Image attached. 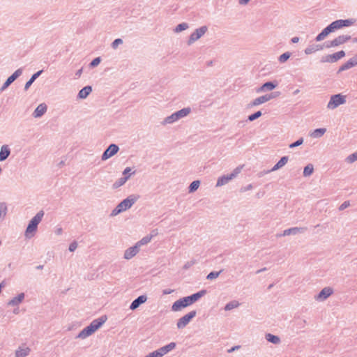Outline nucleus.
<instances>
[{
	"mask_svg": "<svg viewBox=\"0 0 357 357\" xmlns=\"http://www.w3.org/2000/svg\"><path fill=\"white\" fill-rule=\"evenodd\" d=\"M137 200V197L135 195H130L127 198L124 199L121 201L112 211L111 213V216H115L118 214L121 213L131 208V206L136 202Z\"/></svg>",
	"mask_w": 357,
	"mask_h": 357,
	"instance_id": "f257e3e1",
	"label": "nucleus"
},
{
	"mask_svg": "<svg viewBox=\"0 0 357 357\" xmlns=\"http://www.w3.org/2000/svg\"><path fill=\"white\" fill-rule=\"evenodd\" d=\"M43 216L44 211H40L31 219L25 231V236L26 238H31L33 236V233L36 231L38 225L41 222Z\"/></svg>",
	"mask_w": 357,
	"mask_h": 357,
	"instance_id": "f03ea898",
	"label": "nucleus"
},
{
	"mask_svg": "<svg viewBox=\"0 0 357 357\" xmlns=\"http://www.w3.org/2000/svg\"><path fill=\"white\" fill-rule=\"evenodd\" d=\"M346 101V96L341 93L332 95L330 98L329 102H328L327 108L329 109H334L340 105L344 104Z\"/></svg>",
	"mask_w": 357,
	"mask_h": 357,
	"instance_id": "7ed1b4c3",
	"label": "nucleus"
},
{
	"mask_svg": "<svg viewBox=\"0 0 357 357\" xmlns=\"http://www.w3.org/2000/svg\"><path fill=\"white\" fill-rule=\"evenodd\" d=\"M241 167H237L233 172L227 175H222L218 178L216 186L220 187L227 184L231 179L235 178L241 171Z\"/></svg>",
	"mask_w": 357,
	"mask_h": 357,
	"instance_id": "20e7f679",
	"label": "nucleus"
},
{
	"mask_svg": "<svg viewBox=\"0 0 357 357\" xmlns=\"http://www.w3.org/2000/svg\"><path fill=\"white\" fill-rule=\"evenodd\" d=\"M196 310H192L188 314L181 317L176 323L177 328L178 329L185 328L190 323V321L196 316Z\"/></svg>",
	"mask_w": 357,
	"mask_h": 357,
	"instance_id": "39448f33",
	"label": "nucleus"
},
{
	"mask_svg": "<svg viewBox=\"0 0 357 357\" xmlns=\"http://www.w3.org/2000/svg\"><path fill=\"white\" fill-rule=\"evenodd\" d=\"M192 303L188 296L183 297L176 301L172 305V310L174 312L180 311L181 309L191 305Z\"/></svg>",
	"mask_w": 357,
	"mask_h": 357,
	"instance_id": "423d86ee",
	"label": "nucleus"
},
{
	"mask_svg": "<svg viewBox=\"0 0 357 357\" xmlns=\"http://www.w3.org/2000/svg\"><path fill=\"white\" fill-rule=\"evenodd\" d=\"M208 28L206 26H202L198 29H196L194 32H192L188 40V45H191L197 40H199L202 36L205 34L207 31Z\"/></svg>",
	"mask_w": 357,
	"mask_h": 357,
	"instance_id": "0eeeda50",
	"label": "nucleus"
},
{
	"mask_svg": "<svg viewBox=\"0 0 357 357\" xmlns=\"http://www.w3.org/2000/svg\"><path fill=\"white\" fill-rule=\"evenodd\" d=\"M119 151V147L116 144H110L102 154L101 160L105 161L116 155Z\"/></svg>",
	"mask_w": 357,
	"mask_h": 357,
	"instance_id": "6e6552de",
	"label": "nucleus"
},
{
	"mask_svg": "<svg viewBox=\"0 0 357 357\" xmlns=\"http://www.w3.org/2000/svg\"><path fill=\"white\" fill-rule=\"evenodd\" d=\"M356 22V20L354 18H349L345 20H337L335 21H333L332 23L335 31L338 30L340 29H342L343 27H348L353 24H354Z\"/></svg>",
	"mask_w": 357,
	"mask_h": 357,
	"instance_id": "1a4fd4ad",
	"label": "nucleus"
},
{
	"mask_svg": "<svg viewBox=\"0 0 357 357\" xmlns=\"http://www.w3.org/2000/svg\"><path fill=\"white\" fill-rule=\"evenodd\" d=\"M23 72V69L22 68L15 70L10 76H9L6 82L3 84L1 87L0 88V91L3 92L6 90L18 77H20Z\"/></svg>",
	"mask_w": 357,
	"mask_h": 357,
	"instance_id": "9d476101",
	"label": "nucleus"
},
{
	"mask_svg": "<svg viewBox=\"0 0 357 357\" xmlns=\"http://www.w3.org/2000/svg\"><path fill=\"white\" fill-rule=\"evenodd\" d=\"M335 31V29L331 23L325 27L315 38L317 42L323 40L328 34Z\"/></svg>",
	"mask_w": 357,
	"mask_h": 357,
	"instance_id": "9b49d317",
	"label": "nucleus"
},
{
	"mask_svg": "<svg viewBox=\"0 0 357 357\" xmlns=\"http://www.w3.org/2000/svg\"><path fill=\"white\" fill-rule=\"evenodd\" d=\"M333 293V290L331 287H324L317 296H315V299L319 301H324L328 298Z\"/></svg>",
	"mask_w": 357,
	"mask_h": 357,
	"instance_id": "f8f14e48",
	"label": "nucleus"
},
{
	"mask_svg": "<svg viewBox=\"0 0 357 357\" xmlns=\"http://www.w3.org/2000/svg\"><path fill=\"white\" fill-rule=\"evenodd\" d=\"M357 66V56H355L349 59L346 63L342 64L338 70V73L347 70L354 66Z\"/></svg>",
	"mask_w": 357,
	"mask_h": 357,
	"instance_id": "ddd939ff",
	"label": "nucleus"
},
{
	"mask_svg": "<svg viewBox=\"0 0 357 357\" xmlns=\"http://www.w3.org/2000/svg\"><path fill=\"white\" fill-rule=\"evenodd\" d=\"M305 230H306L305 228L295 227H291V228H289V229L284 230L282 234L278 235V236H289V235H296L299 233H303Z\"/></svg>",
	"mask_w": 357,
	"mask_h": 357,
	"instance_id": "4468645a",
	"label": "nucleus"
},
{
	"mask_svg": "<svg viewBox=\"0 0 357 357\" xmlns=\"http://www.w3.org/2000/svg\"><path fill=\"white\" fill-rule=\"evenodd\" d=\"M106 321H107V317L105 315H103V316L100 317L98 319L93 320L89 326L91 328L92 326V329H93V331L95 332L98 328H100Z\"/></svg>",
	"mask_w": 357,
	"mask_h": 357,
	"instance_id": "2eb2a0df",
	"label": "nucleus"
},
{
	"mask_svg": "<svg viewBox=\"0 0 357 357\" xmlns=\"http://www.w3.org/2000/svg\"><path fill=\"white\" fill-rule=\"evenodd\" d=\"M139 251V248L135 244V245L126 249L124 252V258L130 259L135 257Z\"/></svg>",
	"mask_w": 357,
	"mask_h": 357,
	"instance_id": "dca6fc26",
	"label": "nucleus"
},
{
	"mask_svg": "<svg viewBox=\"0 0 357 357\" xmlns=\"http://www.w3.org/2000/svg\"><path fill=\"white\" fill-rule=\"evenodd\" d=\"M278 84V81L266 82L263 84L258 89L257 92H264L273 90Z\"/></svg>",
	"mask_w": 357,
	"mask_h": 357,
	"instance_id": "f3484780",
	"label": "nucleus"
},
{
	"mask_svg": "<svg viewBox=\"0 0 357 357\" xmlns=\"http://www.w3.org/2000/svg\"><path fill=\"white\" fill-rule=\"evenodd\" d=\"M147 301V296L146 295H141L135 298L130 304V309L134 310L139 307L142 304L144 303Z\"/></svg>",
	"mask_w": 357,
	"mask_h": 357,
	"instance_id": "a211bd4d",
	"label": "nucleus"
},
{
	"mask_svg": "<svg viewBox=\"0 0 357 357\" xmlns=\"http://www.w3.org/2000/svg\"><path fill=\"white\" fill-rule=\"evenodd\" d=\"M93 333L94 331L92 329V327L91 328L89 326H87L75 336V338L83 340L91 335Z\"/></svg>",
	"mask_w": 357,
	"mask_h": 357,
	"instance_id": "6ab92c4d",
	"label": "nucleus"
},
{
	"mask_svg": "<svg viewBox=\"0 0 357 357\" xmlns=\"http://www.w3.org/2000/svg\"><path fill=\"white\" fill-rule=\"evenodd\" d=\"M289 160L288 156H282L279 161L271 169H268L266 172H271L276 171L280 168H282L283 166H284Z\"/></svg>",
	"mask_w": 357,
	"mask_h": 357,
	"instance_id": "aec40b11",
	"label": "nucleus"
},
{
	"mask_svg": "<svg viewBox=\"0 0 357 357\" xmlns=\"http://www.w3.org/2000/svg\"><path fill=\"white\" fill-rule=\"evenodd\" d=\"M207 293L206 289H202L195 294L188 296L192 304L197 301L199 298L205 296Z\"/></svg>",
	"mask_w": 357,
	"mask_h": 357,
	"instance_id": "412c9836",
	"label": "nucleus"
},
{
	"mask_svg": "<svg viewBox=\"0 0 357 357\" xmlns=\"http://www.w3.org/2000/svg\"><path fill=\"white\" fill-rule=\"evenodd\" d=\"M47 111V105L45 103L40 104L34 110L33 116L35 118L41 117Z\"/></svg>",
	"mask_w": 357,
	"mask_h": 357,
	"instance_id": "4be33fe9",
	"label": "nucleus"
},
{
	"mask_svg": "<svg viewBox=\"0 0 357 357\" xmlns=\"http://www.w3.org/2000/svg\"><path fill=\"white\" fill-rule=\"evenodd\" d=\"M10 154V149L8 145H3L0 149V162L6 160Z\"/></svg>",
	"mask_w": 357,
	"mask_h": 357,
	"instance_id": "5701e85b",
	"label": "nucleus"
},
{
	"mask_svg": "<svg viewBox=\"0 0 357 357\" xmlns=\"http://www.w3.org/2000/svg\"><path fill=\"white\" fill-rule=\"evenodd\" d=\"M324 49V46H322L321 45H316V44H312V45H308L304 50V52L305 54H311L312 53H314L317 51H320V50H322Z\"/></svg>",
	"mask_w": 357,
	"mask_h": 357,
	"instance_id": "b1692460",
	"label": "nucleus"
},
{
	"mask_svg": "<svg viewBox=\"0 0 357 357\" xmlns=\"http://www.w3.org/2000/svg\"><path fill=\"white\" fill-rule=\"evenodd\" d=\"M24 296V293H20L17 296H15L10 299L8 301V305L11 306H17L23 301Z\"/></svg>",
	"mask_w": 357,
	"mask_h": 357,
	"instance_id": "393cba45",
	"label": "nucleus"
},
{
	"mask_svg": "<svg viewBox=\"0 0 357 357\" xmlns=\"http://www.w3.org/2000/svg\"><path fill=\"white\" fill-rule=\"evenodd\" d=\"M351 38L349 35H340L333 39L335 47L340 46L347 42H348Z\"/></svg>",
	"mask_w": 357,
	"mask_h": 357,
	"instance_id": "a878e982",
	"label": "nucleus"
},
{
	"mask_svg": "<svg viewBox=\"0 0 357 357\" xmlns=\"http://www.w3.org/2000/svg\"><path fill=\"white\" fill-rule=\"evenodd\" d=\"M191 112L190 107H184L178 111L174 112V114L178 119V121L182 118L188 116Z\"/></svg>",
	"mask_w": 357,
	"mask_h": 357,
	"instance_id": "bb28decb",
	"label": "nucleus"
},
{
	"mask_svg": "<svg viewBox=\"0 0 357 357\" xmlns=\"http://www.w3.org/2000/svg\"><path fill=\"white\" fill-rule=\"evenodd\" d=\"M92 91V87L89 85L83 87L78 93L77 98L80 99L86 98Z\"/></svg>",
	"mask_w": 357,
	"mask_h": 357,
	"instance_id": "cd10ccee",
	"label": "nucleus"
},
{
	"mask_svg": "<svg viewBox=\"0 0 357 357\" xmlns=\"http://www.w3.org/2000/svg\"><path fill=\"white\" fill-rule=\"evenodd\" d=\"M43 70H38L32 75L31 78L26 82L24 85V90L26 91L31 86L33 82L43 73Z\"/></svg>",
	"mask_w": 357,
	"mask_h": 357,
	"instance_id": "c85d7f7f",
	"label": "nucleus"
},
{
	"mask_svg": "<svg viewBox=\"0 0 357 357\" xmlns=\"http://www.w3.org/2000/svg\"><path fill=\"white\" fill-rule=\"evenodd\" d=\"M267 98L268 97L266 96V95H264V96H259L257 98H255V100H253L249 105L248 106L250 107H255V106H257V105H259L261 104H263L266 102H268L267 100Z\"/></svg>",
	"mask_w": 357,
	"mask_h": 357,
	"instance_id": "c756f323",
	"label": "nucleus"
},
{
	"mask_svg": "<svg viewBox=\"0 0 357 357\" xmlns=\"http://www.w3.org/2000/svg\"><path fill=\"white\" fill-rule=\"evenodd\" d=\"M265 338L266 341L268 342L273 343L274 344H278L280 343V338L275 335L271 334V333H267L265 335Z\"/></svg>",
	"mask_w": 357,
	"mask_h": 357,
	"instance_id": "7c9ffc66",
	"label": "nucleus"
},
{
	"mask_svg": "<svg viewBox=\"0 0 357 357\" xmlns=\"http://www.w3.org/2000/svg\"><path fill=\"white\" fill-rule=\"evenodd\" d=\"M130 174L126 176H122L117 179L112 185L114 189L119 188V187L124 185V183L129 179Z\"/></svg>",
	"mask_w": 357,
	"mask_h": 357,
	"instance_id": "2f4dec72",
	"label": "nucleus"
},
{
	"mask_svg": "<svg viewBox=\"0 0 357 357\" xmlns=\"http://www.w3.org/2000/svg\"><path fill=\"white\" fill-rule=\"evenodd\" d=\"M30 349L28 347L22 348L19 347L15 351V356L16 357H26L29 354Z\"/></svg>",
	"mask_w": 357,
	"mask_h": 357,
	"instance_id": "473e14b6",
	"label": "nucleus"
},
{
	"mask_svg": "<svg viewBox=\"0 0 357 357\" xmlns=\"http://www.w3.org/2000/svg\"><path fill=\"white\" fill-rule=\"evenodd\" d=\"M345 54L346 53L344 50H340L331 54V63L337 62L338 60L345 56Z\"/></svg>",
	"mask_w": 357,
	"mask_h": 357,
	"instance_id": "72a5a7b5",
	"label": "nucleus"
},
{
	"mask_svg": "<svg viewBox=\"0 0 357 357\" xmlns=\"http://www.w3.org/2000/svg\"><path fill=\"white\" fill-rule=\"evenodd\" d=\"M261 115H262L261 112L257 111V112L249 115L248 116V119L245 121V122L246 121H253L257 119L258 118H259ZM244 123H245V121H240L238 123V125L242 124L243 126Z\"/></svg>",
	"mask_w": 357,
	"mask_h": 357,
	"instance_id": "f704fd0d",
	"label": "nucleus"
},
{
	"mask_svg": "<svg viewBox=\"0 0 357 357\" xmlns=\"http://www.w3.org/2000/svg\"><path fill=\"white\" fill-rule=\"evenodd\" d=\"M326 131V129L324 128H317L311 132L310 136L313 138H319L324 135Z\"/></svg>",
	"mask_w": 357,
	"mask_h": 357,
	"instance_id": "c9c22d12",
	"label": "nucleus"
},
{
	"mask_svg": "<svg viewBox=\"0 0 357 357\" xmlns=\"http://www.w3.org/2000/svg\"><path fill=\"white\" fill-rule=\"evenodd\" d=\"M178 121L174 113H172L171 115L165 117L163 121L161 122V124L163 126L167 125V124H172L173 123H175Z\"/></svg>",
	"mask_w": 357,
	"mask_h": 357,
	"instance_id": "e433bc0d",
	"label": "nucleus"
},
{
	"mask_svg": "<svg viewBox=\"0 0 357 357\" xmlns=\"http://www.w3.org/2000/svg\"><path fill=\"white\" fill-rule=\"evenodd\" d=\"M8 212V206L6 202H0V221L3 220Z\"/></svg>",
	"mask_w": 357,
	"mask_h": 357,
	"instance_id": "4c0bfd02",
	"label": "nucleus"
},
{
	"mask_svg": "<svg viewBox=\"0 0 357 357\" xmlns=\"http://www.w3.org/2000/svg\"><path fill=\"white\" fill-rule=\"evenodd\" d=\"M153 236V234L146 235L144 236L140 241H139L136 244L139 248L141 245H146L151 241Z\"/></svg>",
	"mask_w": 357,
	"mask_h": 357,
	"instance_id": "58836bf2",
	"label": "nucleus"
},
{
	"mask_svg": "<svg viewBox=\"0 0 357 357\" xmlns=\"http://www.w3.org/2000/svg\"><path fill=\"white\" fill-rule=\"evenodd\" d=\"M239 303L237 301H232L227 303L224 307L225 311H229L239 306Z\"/></svg>",
	"mask_w": 357,
	"mask_h": 357,
	"instance_id": "ea45409f",
	"label": "nucleus"
},
{
	"mask_svg": "<svg viewBox=\"0 0 357 357\" xmlns=\"http://www.w3.org/2000/svg\"><path fill=\"white\" fill-rule=\"evenodd\" d=\"M314 172V167L312 164L307 165L303 169V176H310Z\"/></svg>",
	"mask_w": 357,
	"mask_h": 357,
	"instance_id": "a19ab883",
	"label": "nucleus"
},
{
	"mask_svg": "<svg viewBox=\"0 0 357 357\" xmlns=\"http://www.w3.org/2000/svg\"><path fill=\"white\" fill-rule=\"evenodd\" d=\"M199 185L200 181L199 180H195L192 181L188 187V192L190 193L195 192L199 187Z\"/></svg>",
	"mask_w": 357,
	"mask_h": 357,
	"instance_id": "79ce46f5",
	"label": "nucleus"
},
{
	"mask_svg": "<svg viewBox=\"0 0 357 357\" xmlns=\"http://www.w3.org/2000/svg\"><path fill=\"white\" fill-rule=\"evenodd\" d=\"M291 55V53L289 52H286L282 54L278 58L279 62L281 63L286 62L289 59Z\"/></svg>",
	"mask_w": 357,
	"mask_h": 357,
	"instance_id": "37998d69",
	"label": "nucleus"
},
{
	"mask_svg": "<svg viewBox=\"0 0 357 357\" xmlns=\"http://www.w3.org/2000/svg\"><path fill=\"white\" fill-rule=\"evenodd\" d=\"M188 28V23H185V22H183V23H180L178 24L174 29V32L176 33H178V32H181L182 31H184L185 29H187Z\"/></svg>",
	"mask_w": 357,
	"mask_h": 357,
	"instance_id": "c03bdc74",
	"label": "nucleus"
},
{
	"mask_svg": "<svg viewBox=\"0 0 357 357\" xmlns=\"http://www.w3.org/2000/svg\"><path fill=\"white\" fill-rule=\"evenodd\" d=\"M222 272V270H220V271H211L210 272L207 276H206V279L207 280H213V279H215L217 278L220 274Z\"/></svg>",
	"mask_w": 357,
	"mask_h": 357,
	"instance_id": "a18cd8bd",
	"label": "nucleus"
},
{
	"mask_svg": "<svg viewBox=\"0 0 357 357\" xmlns=\"http://www.w3.org/2000/svg\"><path fill=\"white\" fill-rule=\"evenodd\" d=\"M345 160L348 163H353L357 160V151L347 156Z\"/></svg>",
	"mask_w": 357,
	"mask_h": 357,
	"instance_id": "49530a36",
	"label": "nucleus"
},
{
	"mask_svg": "<svg viewBox=\"0 0 357 357\" xmlns=\"http://www.w3.org/2000/svg\"><path fill=\"white\" fill-rule=\"evenodd\" d=\"M101 62V58L100 57H96L95 59H93L91 63H89V66L91 68H95L97 66H98L100 64V63Z\"/></svg>",
	"mask_w": 357,
	"mask_h": 357,
	"instance_id": "de8ad7c7",
	"label": "nucleus"
},
{
	"mask_svg": "<svg viewBox=\"0 0 357 357\" xmlns=\"http://www.w3.org/2000/svg\"><path fill=\"white\" fill-rule=\"evenodd\" d=\"M303 143V138L301 137L298 139H297L296 142L290 144L289 147L290 149H294L295 147H297V146L301 145Z\"/></svg>",
	"mask_w": 357,
	"mask_h": 357,
	"instance_id": "09e8293b",
	"label": "nucleus"
},
{
	"mask_svg": "<svg viewBox=\"0 0 357 357\" xmlns=\"http://www.w3.org/2000/svg\"><path fill=\"white\" fill-rule=\"evenodd\" d=\"M197 260L196 259H192L190 261H187L184 265H183V269L185 270H188V268H190L191 266H192L193 265L196 264H197Z\"/></svg>",
	"mask_w": 357,
	"mask_h": 357,
	"instance_id": "8fccbe9b",
	"label": "nucleus"
},
{
	"mask_svg": "<svg viewBox=\"0 0 357 357\" xmlns=\"http://www.w3.org/2000/svg\"><path fill=\"white\" fill-rule=\"evenodd\" d=\"M123 43V40L121 38L115 39L111 44V47L113 49H116L118 46Z\"/></svg>",
	"mask_w": 357,
	"mask_h": 357,
	"instance_id": "3c124183",
	"label": "nucleus"
},
{
	"mask_svg": "<svg viewBox=\"0 0 357 357\" xmlns=\"http://www.w3.org/2000/svg\"><path fill=\"white\" fill-rule=\"evenodd\" d=\"M176 344L175 342H170L167 345H165L163 346L164 348L165 349L167 353H169V351H171L172 349H174L175 347H176Z\"/></svg>",
	"mask_w": 357,
	"mask_h": 357,
	"instance_id": "603ef678",
	"label": "nucleus"
},
{
	"mask_svg": "<svg viewBox=\"0 0 357 357\" xmlns=\"http://www.w3.org/2000/svg\"><path fill=\"white\" fill-rule=\"evenodd\" d=\"M322 46H324V48H331V47H335V43H334V40H327L326 41L324 45H321Z\"/></svg>",
	"mask_w": 357,
	"mask_h": 357,
	"instance_id": "864d4df0",
	"label": "nucleus"
},
{
	"mask_svg": "<svg viewBox=\"0 0 357 357\" xmlns=\"http://www.w3.org/2000/svg\"><path fill=\"white\" fill-rule=\"evenodd\" d=\"M132 169L130 167H126L124 169V170L123 171V176H128L129 174L132 175V174H135V171H133L132 172Z\"/></svg>",
	"mask_w": 357,
	"mask_h": 357,
	"instance_id": "5fc2aeb1",
	"label": "nucleus"
},
{
	"mask_svg": "<svg viewBox=\"0 0 357 357\" xmlns=\"http://www.w3.org/2000/svg\"><path fill=\"white\" fill-rule=\"evenodd\" d=\"M321 63H331V54H327L321 56L320 59Z\"/></svg>",
	"mask_w": 357,
	"mask_h": 357,
	"instance_id": "6e6d98bb",
	"label": "nucleus"
},
{
	"mask_svg": "<svg viewBox=\"0 0 357 357\" xmlns=\"http://www.w3.org/2000/svg\"><path fill=\"white\" fill-rule=\"evenodd\" d=\"M155 351L158 353L159 357H162L163 356L167 354L164 347H162Z\"/></svg>",
	"mask_w": 357,
	"mask_h": 357,
	"instance_id": "4d7b16f0",
	"label": "nucleus"
},
{
	"mask_svg": "<svg viewBox=\"0 0 357 357\" xmlns=\"http://www.w3.org/2000/svg\"><path fill=\"white\" fill-rule=\"evenodd\" d=\"M349 206H350V202L345 201L339 206V211H343L345 208H348Z\"/></svg>",
	"mask_w": 357,
	"mask_h": 357,
	"instance_id": "13d9d810",
	"label": "nucleus"
},
{
	"mask_svg": "<svg viewBox=\"0 0 357 357\" xmlns=\"http://www.w3.org/2000/svg\"><path fill=\"white\" fill-rule=\"evenodd\" d=\"M77 247V242H76V241H73V242H72V243L70 244L69 248H68V250H69V251H70V252H74V251L76 250Z\"/></svg>",
	"mask_w": 357,
	"mask_h": 357,
	"instance_id": "bf43d9fd",
	"label": "nucleus"
},
{
	"mask_svg": "<svg viewBox=\"0 0 357 357\" xmlns=\"http://www.w3.org/2000/svg\"><path fill=\"white\" fill-rule=\"evenodd\" d=\"M279 93L273 92L269 94H266V96L268 97L267 100L269 101L270 100L276 98L278 96Z\"/></svg>",
	"mask_w": 357,
	"mask_h": 357,
	"instance_id": "052dcab7",
	"label": "nucleus"
},
{
	"mask_svg": "<svg viewBox=\"0 0 357 357\" xmlns=\"http://www.w3.org/2000/svg\"><path fill=\"white\" fill-rule=\"evenodd\" d=\"M252 188H253L252 185V184H249V185H248L246 186L242 187L241 188V192H246L248 190H250L252 189Z\"/></svg>",
	"mask_w": 357,
	"mask_h": 357,
	"instance_id": "680f3d73",
	"label": "nucleus"
},
{
	"mask_svg": "<svg viewBox=\"0 0 357 357\" xmlns=\"http://www.w3.org/2000/svg\"><path fill=\"white\" fill-rule=\"evenodd\" d=\"M240 347H241V346H239V345L232 347L231 348H230L229 349L227 350V352L232 353V352L235 351L236 350H238V349H240Z\"/></svg>",
	"mask_w": 357,
	"mask_h": 357,
	"instance_id": "e2e57ef3",
	"label": "nucleus"
},
{
	"mask_svg": "<svg viewBox=\"0 0 357 357\" xmlns=\"http://www.w3.org/2000/svg\"><path fill=\"white\" fill-rule=\"evenodd\" d=\"M174 291V290L170 289H166L163 290V294H170Z\"/></svg>",
	"mask_w": 357,
	"mask_h": 357,
	"instance_id": "0e129e2a",
	"label": "nucleus"
},
{
	"mask_svg": "<svg viewBox=\"0 0 357 357\" xmlns=\"http://www.w3.org/2000/svg\"><path fill=\"white\" fill-rule=\"evenodd\" d=\"M291 41L292 43H296L299 41V38L297 37V36H295V37H293L291 39Z\"/></svg>",
	"mask_w": 357,
	"mask_h": 357,
	"instance_id": "69168bd1",
	"label": "nucleus"
},
{
	"mask_svg": "<svg viewBox=\"0 0 357 357\" xmlns=\"http://www.w3.org/2000/svg\"><path fill=\"white\" fill-rule=\"evenodd\" d=\"M250 0H239V3L241 5H245L248 3Z\"/></svg>",
	"mask_w": 357,
	"mask_h": 357,
	"instance_id": "338daca9",
	"label": "nucleus"
},
{
	"mask_svg": "<svg viewBox=\"0 0 357 357\" xmlns=\"http://www.w3.org/2000/svg\"><path fill=\"white\" fill-rule=\"evenodd\" d=\"M267 172V170H264L262 172H260L259 173V176L261 177V176L269 173V172Z\"/></svg>",
	"mask_w": 357,
	"mask_h": 357,
	"instance_id": "774afa93",
	"label": "nucleus"
}]
</instances>
